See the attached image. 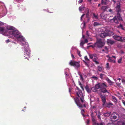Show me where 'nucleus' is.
I'll use <instances>...</instances> for the list:
<instances>
[{
    "instance_id": "nucleus-12",
    "label": "nucleus",
    "mask_w": 125,
    "mask_h": 125,
    "mask_svg": "<svg viewBox=\"0 0 125 125\" xmlns=\"http://www.w3.org/2000/svg\"><path fill=\"white\" fill-rule=\"evenodd\" d=\"M107 14H104L103 13L102 14L100 15L101 18L104 20L105 19L107 18Z\"/></svg>"
},
{
    "instance_id": "nucleus-34",
    "label": "nucleus",
    "mask_w": 125,
    "mask_h": 125,
    "mask_svg": "<svg viewBox=\"0 0 125 125\" xmlns=\"http://www.w3.org/2000/svg\"><path fill=\"white\" fill-rule=\"evenodd\" d=\"M83 1V0H79L78 1V3L80 4L82 3Z\"/></svg>"
},
{
    "instance_id": "nucleus-6",
    "label": "nucleus",
    "mask_w": 125,
    "mask_h": 125,
    "mask_svg": "<svg viewBox=\"0 0 125 125\" xmlns=\"http://www.w3.org/2000/svg\"><path fill=\"white\" fill-rule=\"evenodd\" d=\"M105 42L104 41L101 39L97 40V41L95 43V46H97L99 47H101L104 45Z\"/></svg>"
},
{
    "instance_id": "nucleus-51",
    "label": "nucleus",
    "mask_w": 125,
    "mask_h": 125,
    "mask_svg": "<svg viewBox=\"0 0 125 125\" xmlns=\"http://www.w3.org/2000/svg\"><path fill=\"white\" fill-rule=\"evenodd\" d=\"M10 42L9 40H8L6 41V43H8Z\"/></svg>"
},
{
    "instance_id": "nucleus-64",
    "label": "nucleus",
    "mask_w": 125,
    "mask_h": 125,
    "mask_svg": "<svg viewBox=\"0 0 125 125\" xmlns=\"http://www.w3.org/2000/svg\"><path fill=\"white\" fill-rule=\"evenodd\" d=\"M66 70H67V71H68L69 70V69H67Z\"/></svg>"
},
{
    "instance_id": "nucleus-47",
    "label": "nucleus",
    "mask_w": 125,
    "mask_h": 125,
    "mask_svg": "<svg viewBox=\"0 0 125 125\" xmlns=\"http://www.w3.org/2000/svg\"><path fill=\"white\" fill-rule=\"evenodd\" d=\"M104 49L105 50L107 51L108 50V48L106 47H105Z\"/></svg>"
},
{
    "instance_id": "nucleus-52",
    "label": "nucleus",
    "mask_w": 125,
    "mask_h": 125,
    "mask_svg": "<svg viewBox=\"0 0 125 125\" xmlns=\"http://www.w3.org/2000/svg\"><path fill=\"white\" fill-rule=\"evenodd\" d=\"M89 121H89V120H87V124H89Z\"/></svg>"
},
{
    "instance_id": "nucleus-60",
    "label": "nucleus",
    "mask_w": 125,
    "mask_h": 125,
    "mask_svg": "<svg viewBox=\"0 0 125 125\" xmlns=\"http://www.w3.org/2000/svg\"><path fill=\"white\" fill-rule=\"evenodd\" d=\"M82 37L84 38V35H83Z\"/></svg>"
},
{
    "instance_id": "nucleus-27",
    "label": "nucleus",
    "mask_w": 125,
    "mask_h": 125,
    "mask_svg": "<svg viewBox=\"0 0 125 125\" xmlns=\"http://www.w3.org/2000/svg\"><path fill=\"white\" fill-rule=\"evenodd\" d=\"M93 16V18L94 19H95V20H97L98 19V17L97 15H96L94 14Z\"/></svg>"
},
{
    "instance_id": "nucleus-37",
    "label": "nucleus",
    "mask_w": 125,
    "mask_h": 125,
    "mask_svg": "<svg viewBox=\"0 0 125 125\" xmlns=\"http://www.w3.org/2000/svg\"><path fill=\"white\" fill-rule=\"evenodd\" d=\"M104 74H101L100 75V77L101 78H102L103 77V76Z\"/></svg>"
},
{
    "instance_id": "nucleus-16",
    "label": "nucleus",
    "mask_w": 125,
    "mask_h": 125,
    "mask_svg": "<svg viewBox=\"0 0 125 125\" xmlns=\"http://www.w3.org/2000/svg\"><path fill=\"white\" fill-rule=\"evenodd\" d=\"M111 114V113L110 112H107L106 113H104V116L105 117H108Z\"/></svg>"
},
{
    "instance_id": "nucleus-26",
    "label": "nucleus",
    "mask_w": 125,
    "mask_h": 125,
    "mask_svg": "<svg viewBox=\"0 0 125 125\" xmlns=\"http://www.w3.org/2000/svg\"><path fill=\"white\" fill-rule=\"evenodd\" d=\"M108 7L107 6H103L101 9L104 11L106 10L108 8Z\"/></svg>"
},
{
    "instance_id": "nucleus-41",
    "label": "nucleus",
    "mask_w": 125,
    "mask_h": 125,
    "mask_svg": "<svg viewBox=\"0 0 125 125\" xmlns=\"http://www.w3.org/2000/svg\"><path fill=\"white\" fill-rule=\"evenodd\" d=\"M122 39L123 41H122V42L125 41V37H123L122 38Z\"/></svg>"
},
{
    "instance_id": "nucleus-24",
    "label": "nucleus",
    "mask_w": 125,
    "mask_h": 125,
    "mask_svg": "<svg viewBox=\"0 0 125 125\" xmlns=\"http://www.w3.org/2000/svg\"><path fill=\"white\" fill-rule=\"evenodd\" d=\"M85 88L86 91L88 93H90L91 92V90L88 86L86 87Z\"/></svg>"
},
{
    "instance_id": "nucleus-4",
    "label": "nucleus",
    "mask_w": 125,
    "mask_h": 125,
    "mask_svg": "<svg viewBox=\"0 0 125 125\" xmlns=\"http://www.w3.org/2000/svg\"><path fill=\"white\" fill-rule=\"evenodd\" d=\"M76 93L78 97H80L82 102H84V100L83 97V94L81 91L78 87H76Z\"/></svg>"
},
{
    "instance_id": "nucleus-18",
    "label": "nucleus",
    "mask_w": 125,
    "mask_h": 125,
    "mask_svg": "<svg viewBox=\"0 0 125 125\" xmlns=\"http://www.w3.org/2000/svg\"><path fill=\"white\" fill-rule=\"evenodd\" d=\"M84 6L83 5H82L79 8V10L80 11H81L83 10H84Z\"/></svg>"
},
{
    "instance_id": "nucleus-3",
    "label": "nucleus",
    "mask_w": 125,
    "mask_h": 125,
    "mask_svg": "<svg viewBox=\"0 0 125 125\" xmlns=\"http://www.w3.org/2000/svg\"><path fill=\"white\" fill-rule=\"evenodd\" d=\"M107 87V86L104 83H98L95 85L94 87H92L91 89L93 91L95 92L97 90L100 88L101 92L105 93H108L106 88Z\"/></svg>"
},
{
    "instance_id": "nucleus-50",
    "label": "nucleus",
    "mask_w": 125,
    "mask_h": 125,
    "mask_svg": "<svg viewBox=\"0 0 125 125\" xmlns=\"http://www.w3.org/2000/svg\"><path fill=\"white\" fill-rule=\"evenodd\" d=\"M65 74L66 76H68V74L67 72H65Z\"/></svg>"
},
{
    "instance_id": "nucleus-63",
    "label": "nucleus",
    "mask_w": 125,
    "mask_h": 125,
    "mask_svg": "<svg viewBox=\"0 0 125 125\" xmlns=\"http://www.w3.org/2000/svg\"><path fill=\"white\" fill-rule=\"evenodd\" d=\"M103 124L102 123H101V125H103Z\"/></svg>"
},
{
    "instance_id": "nucleus-56",
    "label": "nucleus",
    "mask_w": 125,
    "mask_h": 125,
    "mask_svg": "<svg viewBox=\"0 0 125 125\" xmlns=\"http://www.w3.org/2000/svg\"><path fill=\"white\" fill-rule=\"evenodd\" d=\"M106 57L108 58H109V57H110L109 56V55H106Z\"/></svg>"
},
{
    "instance_id": "nucleus-43",
    "label": "nucleus",
    "mask_w": 125,
    "mask_h": 125,
    "mask_svg": "<svg viewBox=\"0 0 125 125\" xmlns=\"http://www.w3.org/2000/svg\"><path fill=\"white\" fill-rule=\"evenodd\" d=\"M84 42L85 43H87L88 42V41L87 40V39H85V41H84Z\"/></svg>"
},
{
    "instance_id": "nucleus-45",
    "label": "nucleus",
    "mask_w": 125,
    "mask_h": 125,
    "mask_svg": "<svg viewBox=\"0 0 125 125\" xmlns=\"http://www.w3.org/2000/svg\"><path fill=\"white\" fill-rule=\"evenodd\" d=\"M85 15L84 14H83L81 16V20H82V18L84 16V15Z\"/></svg>"
},
{
    "instance_id": "nucleus-39",
    "label": "nucleus",
    "mask_w": 125,
    "mask_h": 125,
    "mask_svg": "<svg viewBox=\"0 0 125 125\" xmlns=\"http://www.w3.org/2000/svg\"><path fill=\"white\" fill-rule=\"evenodd\" d=\"M92 78H94L95 80H97L98 79V78L95 76H93L92 77Z\"/></svg>"
},
{
    "instance_id": "nucleus-14",
    "label": "nucleus",
    "mask_w": 125,
    "mask_h": 125,
    "mask_svg": "<svg viewBox=\"0 0 125 125\" xmlns=\"http://www.w3.org/2000/svg\"><path fill=\"white\" fill-rule=\"evenodd\" d=\"M107 42L108 44H114L115 42L113 40L108 39L107 41Z\"/></svg>"
},
{
    "instance_id": "nucleus-48",
    "label": "nucleus",
    "mask_w": 125,
    "mask_h": 125,
    "mask_svg": "<svg viewBox=\"0 0 125 125\" xmlns=\"http://www.w3.org/2000/svg\"><path fill=\"white\" fill-rule=\"evenodd\" d=\"M71 57L72 58H74V56H73V54H71Z\"/></svg>"
},
{
    "instance_id": "nucleus-46",
    "label": "nucleus",
    "mask_w": 125,
    "mask_h": 125,
    "mask_svg": "<svg viewBox=\"0 0 125 125\" xmlns=\"http://www.w3.org/2000/svg\"><path fill=\"white\" fill-rule=\"evenodd\" d=\"M6 14H4L3 15H2V16H1V15H0V17H3V16H4Z\"/></svg>"
},
{
    "instance_id": "nucleus-20",
    "label": "nucleus",
    "mask_w": 125,
    "mask_h": 125,
    "mask_svg": "<svg viewBox=\"0 0 125 125\" xmlns=\"http://www.w3.org/2000/svg\"><path fill=\"white\" fill-rule=\"evenodd\" d=\"M112 98L113 101L115 103H116L117 101V100L116 98L114 96H112Z\"/></svg>"
},
{
    "instance_id": "nucleus-38",
    "label": "nucleus",
    "mask_w": 125,
    "mask_h": 125,
    "mask_svg": "<svg viewBox=\"0 0 125 125\" xmlns=\"http://www.w3.org/2000/svg\"><path fill=\"white\" fill-rule=\"evenodd\" d=\"M122 102L123 104L125 106V101L124 100H122Z\"/></svg>"
},
{
    "instance_id": "nucleus-2",
    "label": "nucleus",
    "mask_w": 125,
    "mask_h": 125,
    "mask_svg": "<svg viewBox=\"0 0 125 125\" xmlns=\"http://www.w3.org/2000/svg\"><path fill=\"white\" fill-rule=\"evenodd\" d=\"M116 11L118 13H117L116 16H115L114 18L111 19L110 22H114L117 24L118 23V20H122V19L121 17L120 14L119 12L121 11L120 9V3L119 2H117L116 3V6L115 7Z\"/></svg>"
},
{
    "instance_id": "nucleus-21",
    "label": "nucleus",
    "mask_w": 125,
    "mask_h": 125,
    "mask_svg": "<svg viewBox=\"0 0 125 125\" xmlns=\"http://www.w3.org/2000/svg\"><path fill=\"white\" fill-rule=\"evenodd\" d=\"M95 112L96 113L97 115L98 118L99 119H100V114L99 112L98 111L97 112V111H95Z\"/></svg>"
},
{
    "instance_id": "nucleus-10",
    "label": "nucleus",
    "mask_w": 125,
    "mask_h": 125,
    "mask_svg": "<svg viewBox=\"0 0 125 125\" xmlns=\"http://www.w3.org/2000/svg\"><path fill=\"white\" fill-rule=\"evenodd\" d=\"M77 105L79 107H82V105L80 104L79 99L78 97L75 99H74Z\"/></svg>"
},
{
    "instance_id": "nucleus-22",
    "label": "nucleus",
    "mask_w": 125,
    "mask_h": 125,
    "mask_svg": "<svg viewBox=\"0 0 125 125\" xmlns=\"http://www.w3.org/2000/svg\"><path fill=\"white\" fill-rule=\"evenodd\" d=\"M98 69L99 71L101 72L104 70V68L102 67L98 66Z\"/></svg>"
},
{
    "instance_id": "nucleus-8",
    "label": "nucleus",
    "mask_w": 125,
    "mask_h": 125,
    "mask_svg": "<svg viewBox=\"0 0 125 125\" xmlns=\"http://www.w3.org/2000/svg\"><path fill=\"white\" fill-rule=\"evenodd\" d=\"M72 66L76 67H78L80 66V64L78 62L75 61H71L69 63Z\"/></svg>"
},
{
    "instance_id": "nucleus-1",
    "label": "nucleus",
    "mask_w": 125,
    "mask_h": 125,
    "mask_svg": "<svg viewBox=\"0 0 125 125\" xmlns=\"http://www.w3.org/2000/svg\"><path fill=\"white\" fill-rule=\"evenodd\" d=\"M0 33H4L5 36H10L11 37H14L18 40L21 42V45L24 46V55L29 56L30 51L29 49L28 45L26 42L25 39L21 35V33L18 31L16 30L13 27L8 26L6 27H0Z\"/></svg>"
},
{
    "instance_id": "nucleus-58",
    "label": "nucleus",
    "mask_w": 125,
    "mask_h": 125,
    "mask_svg": "<svg viewBox=\"0 0 125 125\" xmlns=\"http://www.w3.org/2000/svg\"><path fill=\"white\" fill-rule=\"evenodd\" d=\"M109 11L110 12H111L112 11V10L111 9H110L109 10Z\"/></svg>"
},
{
    "instance_id": "nucleus-5",
    "label": "nucleus",
    "mask_w": 125,
    "mask_h": 125,
    "mask_svg": "<svg viewBox=\"0 0 125 125\" xmlns=\"http://www.w3.org/2000/svg\"><path fill=\"white\" fill-rule=\"evenodd\" d=\"M113 34L112 32H110L106 30H105L104 32L101 33L100 34V36L102 38H104L107 36H110L111 35Z\"/></svg>"
},
{
    "instance_id": "nucleus-33",
    "label": "nucleus",
    "mask_w": 125,
    "mask_h": 125,
    "mask_svg": "<svg viewBox=\"0 0 125 125\" xmlns=\"http://www.w3.org/2000/svg\"><path fill=\"white\" fill-rule=\"evenodd\" d=\"M80 52L78 50H77V53L79 55V56L80 57L81 56V55L80 54Z\"/></svg>"
},
{
    "instance_id": "nucleus-59",
    "label": "nucleus",
    "mask_w": 125,
    "mask_h": 125,
    "mask_svg": "<svg viewBox=\"0 0 125 125\" xmlns=\"http://www.w3.org/2000/svg\"><path fill=\"white\" fill-rule=\"evenodd\" d=\"M125 80H122V82H125Z\"/></svg>"
},
{
    "instance_id": "nucleus-7",
    "label": "nucleus",
    "mask_w": 125,
    "mask_h": 125,
    "mask_svg": "<svg viewBox=\"0 0 125 125\" xmlns=\"http://www.w3.org/2000/svg\"><path fill=\"white\" fill-rule=\"evenodd\" d=\"M89 56L90 58L93 59V61L96 64H98L99 63V62L97 61V58L96 56V55L95 54H89Z\"/></svg>"
},
{
    "instance_id": "nucleus-15",
    "label": "nucleus",
    "mask_w": 125,
    "mask_h": 125,
    "mask_svg": "<svg viewBox=\"0 0 125 125\" xmlns=\"http://www.w3.org/2000/svg\"><path fill=\"white\" fill-rule=\"evenodd\" d=\"M101 99L102 102L103 103V105H104L106 102V99L105 96H101Z\"/></svg>"
},
{
    "instance_id": "nucleus-19",
    "label": "nucleus",
    "mask_w": 125,
    "mask_h": 125,
    "mask_svg": "<svg viewBox=\"0 0 125 125\" xmlns=\"http://www.w3.org/2000/svg\"><path fill=\"white\" fill-rule=\"evenodd\" d=\"M108 61L109 62H112L114 63H115V60H113L111 58V57H109V58L108 59Z\"/></svg>"
},
{
    "instance_id": "nucleus-49",
    "label": "nucleus",
    "mask_w": 125,
    "mask_h": 125,
    "mask_svg": "<svg viewBox=\"0 0 125 125\" xmlns=\"http://www.w3.org/2000/svg\"><path fill=\"white\" fill-rule=\"evenodd\" d=\"M111 57V58H114V60H115V59H116V57L115 56H112V57Z\"/></svg>"
},
{
    "instance_id": "nucleus-62",
    "label": "nucleus",
    "mask_w": 125,
    "mask_h": 125,
    "mask_svg": "<svg viewBox=\"0 0 125 125\" xmlns=\"http://www.w3.org/2000/svg\"><path fill=\"white\" fill-rule=\"evenodd\" d=\"M69 92H70V91H71V90H70V89H69Z\"/></svg>"
},
{
    "instance_id": "nucleus-29",
    "label": "nucleus",
    "mask_w": 125,
    "mask_h": 125,
    "mask_svg": "<svg viewBox=\"0 0 125 125\" xmlns=\"http://www.w3.org/2000/svg\"><path fill=\"white\" fill-rule=\"evenodd\" d=\"M81 27L82 28H84L85 27V23L84 22L83 24H82L81 25Z\"/></svg>"
},
{
    "instance_id": "nucleus-54",
    "label": "nucleus",
    "mask_w": 125,
    "mask_h": 125,
    "mask_svg": "<svg viewBox=\"0 0 125 125\" xmlns=\"http://www.w3.org/2000/svg\"><path fill=\"white\" fill-rule=\"evenodd\" d=\"M87 34L88 36H89V35L88 34V31H87Z\"/></svg>"
},
{
    "instance_id": "nucleus-57",
    "label": "nucleus",
    "mask_w": 125,
    "mask_h": 125,
    "mask_svg": "<svg viewBox=\"0 0 125 125\" xmlns=\"http://www.w3.org/2000/svg\"><path fill=\"white\" fill-rule=\"evenodd\" d=\"M109 104H110V105H113L112 104V103H109Z\"/></svg>"
},
{
    "instance_id": "nucleus-23",
    "label": "nucleus",
    "mask_w": 125,
    "mask_h": 125,
    "mask_svg": "<svg viewBox=\"0 0 125 125\" xmlns=\"http://www.w3.org/2000/svg\"><path fill=\"white\" fill-rule=\"evenodd\" d=\"M106 81L108 82V83H110V84H111L113 83H113L112 81L109 79L108 78L106 79Z\"/></svg>"
},
{
    "instance_id": "nucleus-17",
    "label": "nucleus",
    "mask_w": 125,
    "mask_h": 125,
    "mask_svg": "<svg viewBox=\"0 0 125 125\" xmlns=\"http://www.w3.org/2000/svg\"><path fill=\"white\" fill-rule=\"evenodd\" d=\"M108 2V0H102L101 3L102 4H106Z\"/></svg>"
},
{
    "instance_id": "nucleus-53",
    "label": "nucleus",
    "mask_w": 125,
    "mask_h": 125,
    "mask_svg": "<svg viewBox=\"0 0 125 125\" xmlns=\"http://www.w3.org/2000/svg\"><path fill=\"white\" fill-rule=\"evenodd\" d=\"M80 78H81V79H83V78H82V76L81 75H80Z\"/></svg>"
},
{
    "instance_id": "nucleus-44",
    "label": "nucleus",
    "mask_w": 125,
    "mask_h": 125,
    "mask_svg": "<svg viewBox=\"0 0 125 125\" xmlns=\"http://www.w3.org/2000/svg\"><path fill=\"white\" fill-rule=\"evenodd\" d=\"M3 24L4 23L3 22L0 21V25H3Z\"/></svg>"
},
{
    "instance_id": "nucleus-55",
    "label": "nucleus",
    "mask_w": 125,
    "mask_h": 125,
    "mask_svg": "<svg viewBox=\"0 0 125 125\" xmlns=\"http://www.w3.org/2000/svg\"><path fill=\"white\" fill-rule=\"evenodd\" d=\"M120 83H118V84H117V85L118 86H120Z\"/></svg>"
},
{
    "instance_id": "nucleus-25",
    "label": "nucleus",
    "mask_w": 125,
    "mask_h": 125,
    "mask_svg": "<svg viewBox=\"0 0 125 125\" xmlns=\"http://www.w3.org/2000/svg\"><path fill=\"white\" fill-rule=\"evenodd\" d=\"M84 59L86 62L89 63L90 62L87 56H85L84 57Z\"/></svg>"
},
{
    "instance_id": "nucleus-30",
    "label": "nucleus",
    "mask_w": 125,
    "mask_h": 125,
    "mask_svg": "<svg viewBox=\"0 0 125 125\" xmlns=\"http://www.w3.org/2000/svg\"><path fill=\"white\" fill-rule=\"evenodd\" d=\"M85 43L83 41H82L80 42V45L83 46V45L84 44V43Z\"/></svg>"
},
{
    "instance_id": "nucleus-28",
    "label": "nucleus",
    "mask_w": 125,
    "mask_h": 125,
    "mask_svg": "<svg viewBox=\"0 0 125 125\" xmlns=\"http://www.w3.org/2000/svg\"><path fill=\"white\" fill-rule=\"evenodd\" d=\"M100 24L99 23L96 22H94L93 24L94 26L100 25Z\"/></svg>"
},
{
    "instance_id": "nucleus-36",
    "label": "nucleus",
    "mask_w": 125,
    "mask_h": 125,
    "mask_svg": "<svg viewBox=\"0 0 125 125\" xmlns=\"http://www.w3.org/2000/svg\"><path fill=\"white\" fill-rule=\"evenodd\" d=\"M89 2H91L92 1H96L97 0H88Z\"/></svg>"
},
{
    "instance_id": "nucleus-61",
    "label": "nucleus",
    "mask_w": 125,
    "mask_h": 125,
    "mask_svg": "<svg viewBox=\"0 0 125 125\" xmlns=\"http://www.w3.org/2000/svg\"><path fill=\"white\" fill-rule=\"evenodd\" d=\"M118 80H121V79L120 78H119L118 79Z\"/></svg>"
},
{
    "instance_id": "nucleus-35",
    "label": "nucleus",
    "mask_w": 125,
    "mask_h": 125,
    "mask_svg": "<svg viewBox=\"0 0 125 125\" xmlns=\"http://www.w3.org/2000/svg\"><path fill=\"white\" fill-rule=\"evenodd\" d=\"M84 112V111L83 110H82L81 111V113L82 114V115L83 116H85V115H84L83 114V113Z\"/></svg>"
},
{
    "instance_id": "nucleus-13",
    "label": "nucleus",
    "mask_w": 125,
    "mask_h": 125,
    "mask_svg": "<svg viewBox=\"0 0 125 125\" xmlns=\"http://www.w3.org/2000/svg\"><path fill=\"white\" fill-rule=\"evenodd\" d=\"M117 114L115 112L113 113L111 115V116L113 117L114 119H116L117 117L118 116Z\"/></svg>"
},
{
    "instance_id": "nucleus-31",
    "label": "nucleus",
    "mask_w": 125,
    "mask_h": 125,
    "mask_svg": "<svg viewBox=\"0 0 125 125\" xmlns=\"http://www.w3.org/2000/svg\"><path fill=\"white\" fill-rule=\"evenodd\" d=\"M120 28H121V29H122L123 30H124V26L121 24H120V25L119 26Z\"/></svg>"
},
{
    "instance_id": "nucleus-40",
    "label": "nucleus",
    "mask_w": 125,
    "mask_h": 125,
    "mask_svg": "<svg viewBox=\"0 0 125 125\" xmlns=\"http://www.w3.org/2000/svg\"><path fill=\"white\" fill-rule=\"evenodd\" d=\"M106 67L107 68H109V63H106Z\"/></svg>"
},
{
    "instance_id": "nucleus-42",
    "label": "nucleus",
    "mask_w": 125,
    "mask_h": 125,
    "mask_svg": "<svg viewBox=\"0 0 125 125\" xmlns=\"http://www.w3.org/2000/svg\"><path fill=\"white\" fill-rule=\"evenodd\" d=\"M87 10L88 11L89 10L88 9H87ZM88 14H89V11H88V12L87 13L86 15V16L87 17H88Z\"/></svg>"
},
{
    "instance_id": "nucleus-11",
    "label": "nucleus",
    "mask_w": 125,
    "mask_h": 125,
    "mask_svg": "<svg viewBox=\"0 0 125 125\" xmlns=\"http://www.w3.org/2000/svg\"><path fill=\"white\" fill-rule=\"evenodd\" d=\"M93 113H92L91 114V116L92 117V120L94 123H95L96 125H98V124L97 123H96V121L94 118V116L93 115Z\"/></svg>"
},
{
    "instance_id": "nucleus-32",
    "label": "nucleus",
    "mask_w": 125,
    "mask_h": 125,
    "mask_svg": "<svg viewBox=\"0 0 125 125\" xmlns=\"http://www.w3.org/2000/svg\"><path fill=\"white\" fill-rule=\"evenodd\" d=\"M122 60V58H120L118 60V62L119 63H121V62Z\"/></svg>"
},
{
    "instance_id": "nucleus-9",
    "label": "nucleus",
    "mask_w": 125,
    "mask_h": 125,
    "mask_svg": "<svg viewBox=\"0 0 125 125\" xmlns=\"http://www.w3.org/2000/svg\"><path fill=\"white\" fill-rule=\"evenodd\" d=\"M113 38L115 40L121 41H123L122 38L118 35H114L113 36Z\"/></svg>"
}]
</instances>
